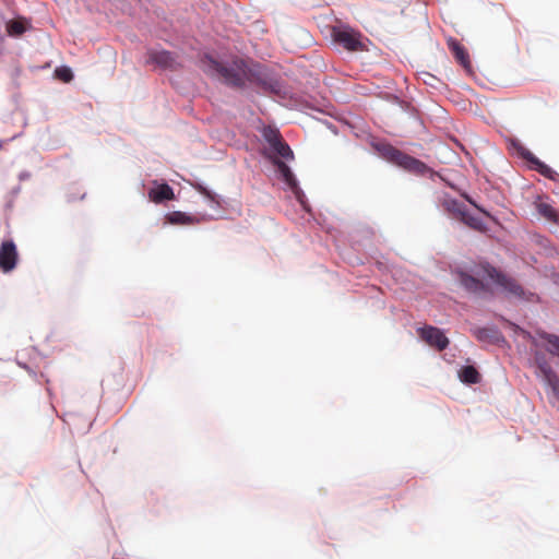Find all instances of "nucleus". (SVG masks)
<instances>
[{
    "mask_svg": "<svg viewBox=\"0 0 559 559\" xmlns=\"http://www.w3.org/2000/svg\"><path fill=\"white\" fill-rule=\"evenodd\" d=\"M418 334L423 341H425L429 346L435 347L439 352L445 349L449 346V338L444 335V333L432 325H427L418 329Z\"/></svg>",
    "mask_w": 559,
    "mask_h": 559,
    "instance_id": "nucleus-6",
    "label": "nucleus"
},
{
    "mask_svg": "<svg viewBox=\"0 0 559 559\" xmlns=\"http://www.w3.org/2000/svg\"><path fill=\"white\" fill-rule=\"evenodd\" d=\"M538 376L551 389L554 395L559 401V376L554 371L551 366L540 360L537 362Z\"/></svg>",
    "mask_w": 559,
    "mask_h": 559,
    "instance_id": "nucleus-9",
    "label": "nucleus"
},
{
    "mask_svg": "<svg viewBox=\"0 0 559 559\" xmlns=\"http://www.w3.org/2000/svg\"><path fill=\"white\" fill-rule=\"evenodd\" d=\"M19 253L12 240H5L0 246V270L3 273L13 271L16 266Z\"/></svg>",
    "mask_w": 559,
    "mask_h": 559,
    "instance_id": "nucleus-7",
    "label": "nucleus"
},
{
    "mask_svg": "<svg viewBox=\"0 0 559 559\" xmlns=\"http://www.w3.org/2000/svg\"><path fill=\"white\" fill-rule=\"evenodd\" d=\"M147 63H155L164 69H175L176 58L167 50H150L147 52Z\"/></svg>",
    "mask_w": 559,
    "mask_h": 559,
    "instance_id": "nucleus-10",
    "label": "nucleus"
},
{
    "mask_svg": "<svg viewBox=\"0 0 559 559\" xmlns=\"http://www.w3.org/2000/svg\"><path fill=\"white\" fill-rule=\"evenodd\" d=\"M420 79L426 85H429L433 88H439L441 85H443L440 79L429 72H421Z\"/></svg>",
    "mask_w": 559,
    "mask_h": 559,
    "instance_id": "nucleus-22",
    "label": "nucleus"
},
{
    "mask_svg": "<svg viewBox=\"0 0 559 559\" xmlns=\"http://www.w3.org/2000/svg\"><path fill=\"white\" fill-rule=\"evenodd\" d=\"M448 47L452 51L455 60L467 71L472 69V63L467 50L456 39L449 38Z\"/></svg>",
    "mask_w": 559,
    "mask_h": 559,
    "instance_id": "nucleus-12",
    "label": "nucleus"
},
{
    "mask_svg": "<svg viewBox=\"0 0 559 559\" xmlns=\"http://www.w3.org/2000/svg\"><path fill=\"white\" fill-rule=\"evenodd\" d=\"M269 147L264 150L265 156L274 164L276 160H292L294 153L289 145L283 140L277 129L265 127L262 131Z\"/></svg>",
    "mask_w": 559,
    "mask_h": 559,
    "instance_id": "nucleus-3",
    "label": "nucleus"
},
{
    "mask_svg": "<svg viewBox=\"0 0 559 559\" xmlns=\"http://www.w3.org/2000/svg\"><path fill=\"white\" fill-rule=\"evenodd\" d=\"M538 335L548 343L546 350L549 354L559 357V336L547 332H538Z\"/></svg>",
    "mask_w": 559,
    "mask_h": 559,
    "instance_id": "nucleus-18",
    "label": "nucleus"
},
{
    "mask_svg": "<svg viewBox=\"0 0 559 559\" xmlns=\"http://www.w3.org/2000/svg\"><path fill=\"white\" fill-rule=\"evenodd\" d=\"M474 334H475V336L478 340L483 341V340H486L489 336V330H487V329H478V330L475 331Z\"/></svg>",
    "mask_w": 559,
    "mask_h": 559,
    "instance_id": "nucleus-24",
    "label": "nucleus"
},
{
    "mask_svg": "<svg viewBox=\"0 0 559 559\" xmlns=\"http://www.w3.org/2000/svg\"><path fill=\"white\" fill-rule=\"evenodd\" d=\"M460 284L472 294L480 295L486 293L487 286L477 277L472 276L463 271L457 272Z\"/></svg>",
    "mask_w": 559,
    "mask_h": 559,
    "instance_id": "nucleus-11",
    "label": "nucleus"
},
{
    "mask_svg": "<svg viewBox=\"0 0 559 559\" xmlns=\"http://www.w3.org/2000/svg\"><path fill=\"white\" fill-rule=\"evenodd\" d=\"M332 36L336 44L343 46L348 51H362L366 49L362 35L352 28H334Z\"/></svg>",
    "mask_w": 559,
    "mask_h": 559,
    "instance_id": "nucleus-5",
    "label": "nucleus"
},
{
    "mask_svg": "<svg viewBox=\"0 0 559 559\" xmlns=\"http://www.w3.org/2000/svg\"><path fill=\"white\" fill-rule=\"evenodd\" d=\"M460 219L465 225H467L468 227H471V228H473L475 230L483 231V230L486 229L485 223L479 217H476V216L472 215L466 209L462 213Z\"/></svg>",
    "mask_w": 559,
    "mask_h": 559,
    "instance_id": "nucleus-17",
    "label": "nucleus"
},
{
    "mask_svg": "<svg viewBox=\"0 0 559 559\" xmlns=\"http://www.w3.org/2000/svg\"><path fill=\"white\" fill-rule=\"evenodd\" d=\"M55 73L56 76L63 82H70L73 79L72 71L66 67L57 68Z\"/></svg>",
    "mask_w": 559,
    "mask_h": 559,
    "instance_id": "nucleus-23",
    "label": "nucleus"
},
{
    "mask_svg": "<svg viewBox=\"0 0 559 559\" xmlns=\"http://www.w3.org/2000/svg\"><path fill=\"white\" fill-rule=\"evenodd\" d=\"M381 155L389 162L417 175H425L430 168L421 160L409 156L390 144L379 147Z\"/></svg>",
    "mask_w": 559,
    "mask_h": 559,
    "instance_id": "nucleus-4",
    "label": "nucleus"
},
{
    "mask_svg": "<svg viewBox=\"0 0 559 559\" xmlns=\"http://www.w3.org/2000/svg\"><path fill=\"white\" fill-rule=\"evenodd\" d=\"M467 201L473 204L477 210H479L480 212H483L485 215L487 216H490L488 212H486L485 210H483L481 207H479L477 204H475L469 198H467Z\"/></svg>",
    "mask_w": 559,
    "mask_h": 559,
    "instance_id": "nucleus-25",
    "label": "nucleus"
},
{
    "mask_svg": "<svg viewBox=\"0 0 559 559\" xmlns=\"http://www.w3.org/2000/svg\"><path fill=\"white\" fill-rule=\"evenodd\" d=\"M460 380L467 384H476L480 381V374L473 366H464L459 372Z\"/></svg>",
    "mask_w": 559,
    "mask_h": 559,
    "instance_id": "nucleus-16",
    "label": "nucleus"
},
{
    "mask_svg": "<svg viewBox=\"0 0 559 559\" xmlns=\"http://www.w3.org/2000/svg\"><path fill=\"white\" fill-rule=\"evenodd\" d=\"M277 173L280 174L282 180L286 183V186L290 189V191L295 194L297 200L302 203V198L305 197L301 189L299 188L298 181L293 174L289 166L284 160H276L273 164Z\"/></svg>",
    "mask_w": 559,
    "mask_h": 559,
    "instance_id": "nucleus-8",
    "label": "nucleus"
},
{
    "mask_svg": "<svg viewBox=\"0 0 559 559\" xmlns=\"http://www.w3.org/2000/svg\"><path fill=\"white\" fill-rule=\"evenodd\" d=\"M477 276H484L491 280L495 284L500 286L506 293L516 298H525L532 300L534 294H530V297L525 296V292L518 282L491 266L490 264H481L477 270L474 271Z\"/></svg>",
    "mask_w": 559,
    "mask_h": 559,
    "instance_id": "nucleus-2",
    "label": "nucleus"
},
{
    "mask_svg": "<svg viewBox=\"0 0 559 559\" xmlns=\"http://www.w3.org/2000/svg\"><path fill=\"white\" fill-rule=\"evenodd\" d=\"M528 162L533 165L534 169L537 170L539 174H542L543 176H545L547 178H552L555 171L548 165L540 162L536 157L530 158Z\"/></svg>",
    "mask_w": 559,
    "mask_h": 559,
    "instance_id": "nucleus-20",
    "label": "nucleus"
},
{
    "mask_svg": "<svg viewBox=\"0 0 559 559\" xmlns=\"http://www.w3.org/2000/svg\"><path fill=\"white\" fill-rule=\"evenodd\" d=\"M27 22L25 19L19 17L7 22L5 29L9 36H21L27 29Z\"/></svg>",
    "mask_w": 559,
    "mask_h": 559,
    "instance_id": "nucleus-15",
    "label": "nucleus"
},
{
    "mask_svg": "<svg viewBox=\"0 0 559 559\" xmlns=\"http://www.w3.org/2000/svg\"><path fill=\"white\" fill-rule=\"evenodd\" d=\"M202 69L210 76L233 88L242 90L251 85L269 86L265 68L250 59L233 57L226 61H218L205 57L202 60Z\"/></svg>",
    "mask_w": 559,
    "mask_h": 559,
    "instance_id": "nucleus-1",
    "label": "nucleus"
},
{
    "mask_svg": "<svg viewBox=\"0 0 559 559\" xmlns=\"http://www.w3.org/2000/svg\"><path fill=\"white\" fill-rule=\"evenodd\" d=\"M148 198L154 203H162L164 201L174 200L175 193L169 185L162 183L148 191Z\"/></svg>",
    "mask_w": 559,
    "mask_h": 559,
    "instance_id": "nucleus-13",
    "label": "nucleus"
},
{
    "mask_svg": "<svg viewBox=\"0 0 559 559\" xmlns=\"http://www.w3.org/2000/svg\"><path fill=\"white\" fill-rule=\"evenodd\" d=\"M441 205L443 210L456 218H460L464 210L466 209L465 205L461 202H459L455 199L444 197L441 201Z\"/></svg>",
    "mask_w": 559,
    "mask_h": 559,
    "instance_id": "nucleus-14",
    "label": "nucleus"
},
{
    "mask_svg": "<svg viewBox=\"0 0 559 559\" xmlns=\"http://www.w3.org/2000/svg\"><path fill=\"white\" fill-rule=\"evenodd\" d=\"M536 207H537L538 213L543 217H545L549 222L558 223L559 214L549 203L540 201L536 204Z\"/></svg>",
    "mask_w": 559,
    "mask_h": 559,
    "instance_id": "nucleus-19",
    "label": "nucleus"
},
{
    "mask_svg": "<svg viewBox=\"0 0 559 559\" xmlns=\"http://www.w3.org/2000/svg\"><path fill=\"white\" fill-rule=\"evenodd\" d=\"M168 222L171 224H191L193 223V218L188 216L183 212H173L168 216Z\"/></svg>",
    "mask_w": 559,
    "mask_h": 559,
    "instance_id": "nucleus-21",
    "label": "nucleus"
}]
</instances>
